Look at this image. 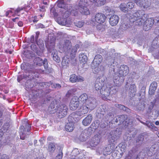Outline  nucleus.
<instances>
[{
    "label": "nucleus",
    "mask_w": 159,
    "mask_h": 159,
    "mask_svg": "<svg viewBox=\"0 0 159 159\" xmlns=\"http://www.w3.org/2000/svg\"><path fill=\"white\" fill-rule=\"evenodd\" d=\"M126 116L122 115L118 117V118H115L113 119V120H112V123L113 122H114L115 120L116 123H118V121H119V123H118V125H120L123 124V125H125V123L126 122Z\"/></svg>",
    "instance_id": "12"
},
{
    "label": "nucleus",
    "mask_w": 159,
    "mask_h": 159,
    "mask_svg": "<svg viewBox=\"0 0 159 159\" xmlns=\"http://www.w3.org/2000/svg\"><path fill=\"white\" fill-rule=\"evenodd\" d=\"M152 45V47L154 48L159 47V35L157 36L153 40Z\"/></svg>",
    "instance_id": "30"
},
{
    "label": "nucleus",
    "mask_w": 159,
    "mask_h": 159,
    "mask_svg": "<svg viewBox=\"0 0 159 159\" xmlns=\"http://www.w3.org/2000/svg\"><path fill=\"white\" fill-rule=\"evenodd\" d=\"M102 57L100 54L96 55L94 57L93 61V63L96 66H98L102 61Z\"/></svg>",
    "instance_id": "15"
},
{
    "label": "nucleus",
    "mask_w": 159,
    "mask_h": 159,
    "mask_svg": "<svg viewBox=\"0 0 159 159\" xmlns=\"http://www.w3.org/2000/svg\"><path fill=\"white\" fill-rule=\"evenodd\" d=\"M69 80L72 83L81 82L84 81V78L80 75H76L73 74L70 76Z\"/></svg>",
    "instance_id": "7"
},
{
    "label": "nucleus",
    "mask_w": 159,
    "mask_h": 159,
    "mask_svg": "<svg viewBox=\"0 0 159 159\" xmlns=\"http://www.w3.org/2000/svg\"><path fill=\"white\" fill-rule=\"evenodd\" d=\"M89 108L86 105L83 104L76 111V114L79 116H83L88 112Z\"/></svg>",
    "instance_id": "11"
},
{
    "label": "nucleus",
    "mask_w": 159,
    "mask_h": 159,
    "mask_svg": "<svg viewBox=\"0 0 159 159\" xmlns=\"http://www.w3.org/2000/svg\"><path fill=\"white\" fill-rule=\"evenodd\" d=\"M52 52L51 55L52 57L53 60L59 63L60 61V57L58 56L57 51L56 49H53L52 51H51L50 52Z\"/></svg>",
    "instance_id": "20"
},
{
    "label": "nucleus",
    "mask_w": 159,
    "mask_h": 159,
    "mask_svg": "<svg viewBox=\"0 0 159 159\" xmlns=\"http://www.w3.org/2000/svg\"><path fill=\"white\" fill-rule=\"evenodd\" d=\"M100 140L97 136H94L90 141V144L92 147H95L99 143Z\"/></svg>",
    "instance_id": "25"
},
{
    "label": "nucleus",
    "mask_w": 159,
    "mask_h": 159,
    "mask_svg": "<svg viewBox=\"0 0 159 159\" xmlns=\"http://www.w3.org/2000/svg\"><path fill=\"white\" fill-rule=\"evenodd\" d=\"M157 87V83L155 82H153L150 85L149 93L150 94L153 95Z\"/></svg>",
    "instance_id": "21"
},
{
    "label": "nucleus",
    "mask_w": 159,
    "mask_h": 159,
    "mask_svg": "<svg viewBox=\"0 0 159 159\" xmlns=\"http://www.w3.org/2000/svg\"><path fill=\"white\" fill-rule=\"evenodd\" d=\"M34 35H32L31 37V40H30V41L32 43H34Z\"/></svg>",
    "instance_id": "56"
},
{
    "label": "nucleus",
    "mask_w": 159,
    "mask_h": 159,
    "mask_svg": "<svg viewBox=\"0 0 159 159\" xmlns=\"http://www.w3.org/2000/svg\"><path fill=\"white\" fill-rule=\"evenodd\" d=\"M101 96L103 100H107V98L109 95V88L107 86L106 84H103L102 88L100 90Z\"/></svg>",
    "instance_id": "6"
},
{
    "label": "nucleus",
    "mask_w": 159,
    "mask_h": 159,
    "mask_svg": "<svg viewBox=\"0 0 159 159\" xmlns=\"http://www.w3.org/2000/svg\"><path fill=\"white\" fill-rule=\"evenodd\" d=\"M44 27V26L41 23L38 24L37 25V28H43Z\"/></svg>",
    "instance_id": "52"
},
{
    "label": "nucleus",
    "mask_w": 159,
    "mask_h": 159,
    "mask_svg": "<svg viewBox=\"0 0 159 159\" xmlns=\"http://www.w3.org/2000/svg\"><path fill=\"white\" fill-rule=\"evenodd\" d=\"M79 57L80 62L83 63V65L87 63V57L83 53H81L79 55Z\"/></svg>",
    "instance_id": "28"
},
{
    "label": "nucleus",
    "mask_w": 159,
    "mask_h": 159,
    "mask_svg": "<svg viewBox=\"0 0 159 159\" xmlns=\"http://www.w3.org/2000/svg\"><path fill=\"white\" fill-rule=\"evenodd\" d=\"M10 12H11V11H8L6 12V15L7 16H8Z\"/></svg>",
    "instance_id": "64"
},
{
    "label": "nucleus",
    "mask_w": 159,
    "mask_h": 159,
    "mask_svg": "<svg viewBox=\"0 0 159 159\" xmlns=\"http://www.w3.org/2000/svg\"><path fill=\"white\" fill-rule=\"evenodd\" d=\"M67 7L68 8H67V10L62 15L63 19L61 22V24L62 25L67 24V18L71 14L75 16L78 15V10L72 8V4H69Z\"/></svg>",
    "instance_id": "1"
},
{
    "label": "nucleus",
    "mask_w": 159,
    "mask_h": 159,
    "mask_svg": "<svg viewBox=\"0 0 159 159\" xmlns=\"http://www.w3.org/2000/svg\"><path fill=\"white\" fill-rule=\"evenodd\" d=\"M134 6V3L132 2H129L127 3L126 7L127 8L129 9H132Z\"/></svg>",
    "instance_id": "47"
},
{
    "label": "nucleus",
    "mask_w": 159,
    "mask_h": 159,
    "mask_svg": "<svg viewBox=\"0 0 159 159\" xmlns=\"http://www.w3.org/2000/svg\"><path fill=\"white\" fill-rule=\"evenodd\" d=\"M79 48V46L78 45H75L71 48L70 51L69 52V53H70V57L71 59H74L75 58L76 54Z\"/></svg>",
    "instance_id": "16"
},
{
    "label": "nucleus",
    "mask_w": 159,
    "mask_h": 159,
    "mask_svg": "<svg viewBox=\"0 0 159 159\" xmlns=\"http://www.w3.org/2000/svg\"><path fill=\"white\" fill-rule=\"evenodd\" d=\"M34 62L36 63L37 65L41 66L44 65L45 64H47V60L46 59H45L44 60H43L40 57L36 58L34 60Z\"/></svg>",
    "instance_id": "18"
},
{
    "label": "nucleus",
    "mask_w": 159,
    "mask_h": 159,
    "mask_svg": "<svg viewBox=\"0 0 159 159\" xmlns=\"http://www.w3.org/2000/svg\"><path fill=\"white\" fill-rule=\"evenodd\" d=\"M120 7L121 10L124 12L126 11L127 10V8L126 7V5L124 3L121 4L120 6Z\"/></svg>",
    "instance_id": "43"
},
{
    "label": "nucleus",
    "mask_w": 159,
    "mask_h": 159,
    "mask_svg": "<svg viewBox=\"0 0 159 159\" xmlns=\"http://www.w3.org/2000/svg\"><path fill=\"white\" fill-rule=\"evenodd\" d=\"M103 23H98L96 26L97 29L98 30L103 31L105 30V25Z\"/></svg>",
    "instance_id": "39"
},
{
    "label": "nucleus",
    "mask_w": 159,
    "mask_h": 159,
    "mask_svg": "<svg viewBox=\"0 0 159 159\" xmlns=\"http://www.w3.org/2000/svg\"><path fill=\"white\" fill-rule=\"evenodd\" d=\"M1 159H8V157L5 154L2 155Z\"/></svg>",
    "instance_id": "57"
},
{
    "label": "nucleus",
    "mask_w": 159,
    "mask_h": 159,
    "mask_svg": "<svg viewBox=\"0 0 159 159\" xmlns=\"http://www.w3.org/2000/svg\"><path fill=\"white\" fill-rule=\"evenodd\" d=\"M56 147L54 143H50L48 145V150L51 153L53 152L55 150Z\"/></svg>",
    "instance_id": "35"
},
{
    "label": "nucleus",
    "mask_w": 159,
    "mask_h": 159,
    "mask_svg": "<svg viewBox=\"0 0 159 159\" xmlns=\"http://www.w3.org/2000/svg\"><path fill=\"white\" fill-rule=\"evenodd\" d=\"M88 2L87 0H79L78 4L79 9L87 6Z\"/></svg>",
    "instance_id": "29"
},
{
    "label": "nucleus",
    "mask_w": 159,
    "mask_h": 159,
    "mask_svg": "<svg viewBox=\"0 0 159 159\" xmlns=\"http://www.w3.org/2000/svg\"><path fill=\"white\" fill-rule=\"evenodd\" d=\"M39 11H40L45 12L46 11L45 9V7L44 6H42L40 7Z\"/></svg>",
    "instance_id": "53"
},
{
    "label": "nucleus",
    "mask_w": 159,
    "mask_h": 159,
    "mask_svg": "<svg viewBox=\"0 0 159 159\" xmlns=\"http://www.w3.org/2000/svg\"><path fill=\"white\" fill-rule=\"evenodd\" d=\"M92 119L93 117L90 114L88 115L83 120V124L85 126L89 125L91 123Z\"/></svg>",
    "instance_id": "19"
},
{
    "label": "nucleus",
    "mask_w": 159,
    "mask_h": 159,
    "mask_svg": "<svg viewBox=\"0 0 159 159\" xmlns=\"http://www.w3.org/2000/svg\"><path fill=\"white\" fill-rule=\"evenodd\" d=\"M79 104L78 98L77 96H74L73 97L70 101L69 105L70 108L71 110H75L79 106Z\"/></svg>",
    "instance_id": "5"
},
{
    "label": "nucleus",
    "mask_w": 159,
    "mask_h": 159,
    "mask_svg": "<svg viewBox=\"0 0 159 159\" xmlns=\"http://www.w3.org/2000/svg\"><path fill=\"white\" fill-rule=\"evenodd\" d=\"M118 152H119L117 150L115 149L112 152H111V156L113 158L116 159H118L117 156L118 155Z\"/></svg>",
    "instance_id": "40"
},
{
    "label": "nucleus",
    "mask_w": 159,
    "mask_h": 159,
    "mask_svg": "<svg viewBox=\"0 0 159 159\" xmlns=\"http://www.w3.org/2000/svg\"><path fill=\"white\" fill-rule=\"evenodd\" d=\"M147 18L146 16L145 18H144V16H141V17L139 18V19L136 20H135V21L133 23H134L136 25L141 26L142 25V23L144 22V21Z\"/></svg>",
    "instance_id": "27"
},
{
    "label": "nucleus",
    "mask_w": 159,
    "mask_h": 159,
    "mask_svg": "<svg viewBox=\"0 0 159 159\" xmlns=\"http://www.w3.org/2000/svg\"><path fill=\"white\" fill-rule=\"evenodd\" d=\"M106 17L101 13H98L95 16L94 20L98 23H103L105 22Z\"/></svg>",
    "instance_id": "8"
},
{
    "label": "nucleus",
    "mask_w": 159,
    "mask_h": 159,
    "mask_svg": "<svg viewBox=\"0 0 159 159\" xmlns=\"http://www.w3.org/2000/svg\"><path fill=\"white\" fill-rule=\"evenodd\" d=\"M69 5L66 4L64 0H60L58 1L57 2V6L59 8L63 9L64 10V11L65 12L67 10V8H68L67 7Z\"/></svg>",
    "instance_id": "24"
},
{
    "label": "nucleus",
    "mask_w": 159,
    "mask_h": 159,
    "mask_svg": "<svg viewBox=\"0 0 159 159\" xmlns=\"http://www.w3.org/2000/svg\"><path fill=\"white\" fill-rule=\"evenodd\" d=\"M18 25L20 27L22 26L23 25V22L21 21H19L18 23Z\"/></svg>",
    "instance_id": "60"
},
{
    "label": "nucleus",
    "mask_w": 159,
    "mask_h": 159,
    "mask_svg": "<svg viewBox=\"0 0 159 159\" xmlns=\"http://www.w3.org/2000/svg\"><path fill=\"white\" fill-rule=\"evenodd\" d=\"M99 125V124L97 122H94L92 123L89 126V128L90 129V130L92 131H94L98 128Z\"/></svg>",
    "instance_id": "34"
},
{
    "label": "nucleus",
    "mask_w": 159,
    "mask_h": 159,
    "mask_svg": "<svg viewBox=\"0 0 159 159\" xmlns=\"http://www.w3.org/2000/svg\"><path fill=\"white\" fill-rule=\"evenodd\" d=\"M119 20V16L117 15H113L110 17V25L112 26H115L118 24Z\"/></svg>",
    "instance_id": "14"
},
{
    "label": "nucleus",
    "mask_w": 159,
    "mask_h": 159,
    "mask_svg": "<svg viewBox=\"0 0 159 159\" xmlns=\"http://www.w3.org/2000/svg\"><path fill=\"white\" fill-rule=\"evenodd\" d=\"M115 65H116V62L115 61H113V64H111V67L112 68V66L115 67Z\"/></svg>",
    "instance_id": "62"
},
{
    "label": "nucleus",
    "mask_w": 159,
    "mask_h": 159,
    "mask_svg": "<svg viewBox=\"0 0 159 159\" xmlns=\"http://www.w3.org/2000/svg\"><path fill=\"white\" fill-rule=\"evenodd\" d=\"M68 108L64 104L59 105L57 111V115L59 118H62L67 115Z\"/></svg>",
    "instance_id": "4"
},
{
    "label": "nucleus",
    "mask_w": 159,
    "mask_h": 159,
    "mask_svg": "<svg viewBox=\"0 0 159 159\" xmlns=\"http://www.w3.org/2000/svg\"><path fill=\"white\" fill-rule=\"evenodd\" d=\"M117 132L116 131L114 132V135H111V138H110V141L111 143L114 142H115L118 138V136L117 135Z\"/></svg>",
    "instance_id": "36"
},
{
    "label": "nucleus",
    "mask_w": 159,
    "mask_h": 159,
    "mask_svg": "<svg viewBox=\"0 0 159 159\" xmlns=\"http://www.w3.org/2000/svg\"><path fill=\"white\" fill-rule=\"evenodd\" d=\"M27 77H29L28 76H27V75L24 74L19 75L17 77V80L18 82H20L24 78L26 79Z\"/></svg>",
    "instance_id": "41"
},
{
    "label": "nucleus",
    "mask_w": 159,
    "mask_h": 159,
    "mask_svg": "<svg viewBox=\"0 0 159 159\" xmlns=\"http://www.w3.org/2000/svg\"><path fill=\"white\" fill-rule=\"evenodd\" d=\"M146 125L151 129H153L154 127V125L151 122L147 121L146 122Z\"/></svg>",
    "instance_id": "42"
},
{
    "label": "nucleus",
    "mask_w": 159,
    "mask_h": 159,
    "mask_svg": "<svg viewBox=\"0 0 159 159\" xmlns=\"http://www.w3.org/2000/svg\"><path fill=\"white\" fill-rule=\"evenodd\" d=\"M79 10L81 13L83 15H87L90 13V11L87 7V6L80 8Z\"/></svg>",
    "instance_id": "26"
},
{
    "label": "nucleus",
    "mask_w": 159,
    "mask_h": 159,
    "mask_svg": "<svg viewBox=\"0 0 159 159\" xmlns=\"http://www.w3.org/2000/svg\"><path fill=\"white\" fill-rule=\"evenodd\" d=\"M72 43L69 40H66L63 45V48L66 53H69L72 48Z\"/></svg>",
    "instance_id": "13"
},
{
    "label": "nucleus",
    "mask_w": 159,
    "mask_h": 159,
    "mask_svg": "<svg viewBox=\"0 0 159 159\" xmlns=\"http://www.w3.org/2000/svg\"><path fill=\"white\" fill-rule=\"evenodd\" d=\"M39 31L37 32L36 33V35L35 37V41L36 43L38 45H40L39 44V43L37 41V40H38V38L39 37Z\"/></svg>",
    "instance_id": "49"
},
{
    "label": "nucleus",
    "mask_w": 159,
    "mask_h": 159,
    "mask_svg": "<svg viewBox=\"0 0 159 159\" xmlns=\"http://www.w3.org/2000/svg\"><path fill=\"white\" fill-rule=\"evenodd\" d=\"M129 67L125 65H122L120 66L118 69V73H115L114 77L115 78V79H118L119 77H124L126 76L129 73Z\"/></svg>",
    "instance_id": "2"
},
{
    "label": "nucleus",
    "mask_w": 159,
    "mask_h": 159,
    "mask_svg": "<svg viewBox=\"0 0 159 159\" xmlns=\"http://www.w3.org/2000/svg\"><path fill=\"white\" fill-rule=\"evenodd\" d=\"M79 101L83 103V104L86 103L88 101V96L85 93H83L81 94L78 98Z\"/></svg>",
    "instance_id": "23"
},
{
    "label": "nucleus",
    "mask_w": 159,
    "mask_h": 159,
    "mask_svg": "<svg viewBox=\"0 0 159 159\" xmlns=\"http://www.w3.org/2000/svg\"><path fill=\"white\" fill-rule=\"evenodd\" d=\"M25 9L24 7H18L15 10V12L16 13H18L20 12L21 11L24 10Z\"/></svg>",
    "instance_id": "48"
},
{
    "label": "nucleus",
    "mask_w": 159,
    "mask_h": 159,
    "mask_svg": "<svg viewBox=\"0 0 159 159\" xmlns=\"http://www.w3.org/2000/svg\"><path fill=\"white\" fill-rule=\"evenodd\" d=\"M154 20L152 18H150L144 20V24L143 25V29L145 31H148L150 30L152 26Z\"/></svg>",
    "instance_id": "9"
},
{
    "label": "nucleus",
    "mask_w": 159,
    "mask_h": 159,
    "mask_svg": "<svg viewBox=\"0 0 159 159\" xmlns=\"http://www.w3.org/2000/svg\"><path fill=\"white\" fill-rule=\"evenodd\" d=\"M50 108L53 109L52 110H52L50 111L51 113H54V112L56 111V109H55L54 105L53 103H51V104H50V106L48 108L49 110L50 109Z\"/></svg>",
    "instance_id": "44"
},
{
    "label": "nucleus",
    "mask_w": 159,
    "mask_h": 159,
    "mask_svg": "<svg viewBox=\"0 0 159 159\" xmlns=\"http://www.w3.org/2000/svg\"><path fill=\"white\" fill-rule=\"evenodd\" d=\"M25 138V135L24 133H22L20 135V139L22 140H24Z\"/></svg>",
    "instance_id": "54"
},
{
    "label": "nucleus",
    "mask_w": 159,
    "mask_h": 159,
    "mask_svg": "<svg viewBox=\"0 0 159 159\" xmlns=\"http://www.w3.org/2000/svg\"><path fill=\"white\" fill-rule=\"evenodd\" d=\"M94 87L96 90H100L102 88V84L99 81L96 80L95 84Z\"/></svg>",
    "instance_id": "33"
},
{
    "label": "nucleus",
    "mask_w": 159,
    "mask_h": 159,
    "mask_svg": "<svg viewBox=\"0 0 159 159\" xmlns=\"http://www.w3.org/2000/svg\"><path fill=\"white\" fill-rule=\"evenodd\" d=\"M84 23V22L82 21H79L75 23V25L78 27L81 28L83 26Z\"/></svg>",
    "instance_id": "46"
},
{
    "label": "nucleus",
    "mask_w": 159,
    "mask_h": 159,
    "mask_svg": "<svg viewBox=\"0 0 159 159\" xmlns=\"http://www.w3.org/2000/svg\"><path fill=\"white\" fill-rule=\"evenodd\" d=\"M109 148L106 147L104 149L103 153L104 155L106 156L109 154Z\"/></svg>",
    "instance_id": "45"
},
{
    "label": "nucleus",
    "mask_w": 159,
    "mask_h": 159,
    "mask_svg": "<svg viewBox=\"0 0 159 159\" xmlns=\"http://www.w3.org/2000/svg\"><path fill=\"white\" fill-rule=\"evenodd\" d=\"M114 80H114V83H115V85H116V86H119L120 85V84H119V81H117L116 80H116L115 79V78L114 77Z\"/></svg>",
    "instance_id": "59"
},
{
    "label": "nucleus",
    "mask_w": 159,
    "mask_h": 159,
    "mask_svg": "<svg viewBox=\"0 0 159 159\" xmlns=\"http://www.w3.org/2000/svg\"><path fill=\"white\" fill-rule=\"evenodd\" d=\"M129 93L131 97H133L136 94V87L135 84H130L129 85Z\"/></svg>",
    "instance_id": "17"
},
{
    "label": "nucleus",
    "mask_w": 159,
    "mask_h": 159,
    "mask_svg": "<svg viewBox=\"0 0 159 159\" xmlns=\"http://www.w3.org/2000/svg\"><path fill=\"white\" fill-rule=\"evenodd\" d=\"M19 19V17H16L14 18H13L12 19V20L13 21V22H16V20L17 19Z\"/></svg>",
    "instance_id": "63"
},
{
    "label": "nucleus",
    "mask_w": 159,
    "mask_h": 159,
    "mask_svg": "<svg viewBox=\"0 0 159 159\" xmlns=\"http://www.w3.org/2000/svg\"><path fill=\"white\" fill-rule=\"evenodd\" d=\"M90 2H92L93 4H94L96 6H98V5L96 3L97 0H90Z\"/></svg>",
    "instance_id": "58"
},
{
    "label": "nucleus",
    "mask_w": 159,
    "mask_h": 159,
    "mask_svg": "<svg viewBox=\"0 0 159 159\" xmlns=\"http://www.w3.org/2000/svg\"><path fill=\"white\" fill-rule=\"evenodd\" d=\"M61 87V85L59 84H54L53 85L52 88H60Z\"/></svg>",
    "instance_id": "51"
},
{
    "label": "nucleus",
    "mask_w": 159,
    "mask_h": 159,
    "mask_svg": "<svg viewBox=\"0 0 159 159\" xmlns=\"http://www.w3.org/2000/svg\"><path fill=\"white\" fill-rule=\"evenodd\" d=\"M69 58H67L66 56H64L63 57L62 61V66L63 67H66L68 66L69 62Z\"/></svg>",
    "instance_id": "31"
},
{
    "label": "nucleus",
    "mask_w": 159,
    "mask_h": 159,
    "mask_svg": "<svg viewBox=\"0 0 159 159\" xmlns=\"http://www.w3.org/2000/svg\"><path fill=\"white\" fill-rule=\"evenodd\" d=\"M101 4H104L106 2V0H99Z\"/></svg>",
    "instance_id": "61"
},
{
    "label": "nucleus",
    "mask_w": 159,
    "mask_h": 159,
    "mask_svg": "<svg viewBox=\"0 0 159 159\" xmlns=\"http://www.w3.org/2000/svg\"><path fill=\"white\" fill-rule=\"evenodd\" d=\"M75 128L74 123L73 122H69L67 123L65 126V129L66 131L71 132L73 131Z\"/></svg>",
    "instance_id": "22"
},
{
    "label": "nucleus",
    "mask_w": 159,
    "mask_h": 159,
    "mask_svg": "<svg viewBox=\"0 0 159 159\" xmlns=\"http://www.w3.org/2000/svg\"><path fill=\"white\" fill-rule=\"evenodd\" d=\"M116 107L122 110L127 113H130L131 112V110L130 109L126 107L123 105L116 104Z\"/></svg>",
    "instance_id": "32"
},
{
    "label": "nucleus",
    "mask_w": 159,
    "mask_h": 159,
    "mask_svg": "<svg viewBox=\"0 0 159 159\" xmlns=\"http://www.w3.org/2000/svg\"><path fill=\"white\" fill-rule=\"evenodd\" d=\"M77 89H72L68 90L66 94V96L67 97H69L72 96L74 92L76 91Z\"/></svg>",
    "instance_id": "37"
},
{
    "label": "nucleus",
    "mask_w": 159,
    "mask_h": 159,
    "mask_svg": "<svg viewBox=\"0 0 159 159\" xmlns=\"http://www.w3.org/2000/svg\"><path fill=\"white\" fill-rule=\"evenodd\" d=\"M63 156L62 152L58 154L56 157V159H61Z\"/></svg>",
    "instance_id": "50"
},
{
    "label": "nucleus",
    "mask_w": 159,
    "mask_h": 159,
    "mask_svg": "<svg viewBox=\"0 0 159 159\" xmlns=\"http://www.w3.org/2000/svg\"><path fill=\"white\" fill-rule=\"evenodd\" d=\"M79 138L80 140L82 141H84L86 140L84 136V137H83V135L82 134H81L80 135Z\"/></svg>",
    "instance_id": "55"
},
{
    "label": "nucleus",
    "mask_w": 159,
    "mask_h": 159,
    "mask_svg": "<svg viewBox=\"0 0 159 159\" xmlns=\"http://www.w3.org/2000/svg\"><path fill=\"white\" fill-rule=\"evenodd\" d=\"M141 16L147 18V15L144 13L143 11H138L133 13L132 14H128L127 17L129 18L131 22H134L135 20L141 17Z\"/></svg>",
    "instance_id": "3"
},
{
    "label": "nucleus",
    "mask_w": 159,
    "mask_h": 159,
    "mask_svg": "<svg viewBox=\"0 0 159 159\" xmlns=\"http://www.w3.org/2000/svg\"><path fill=\"white\" fill-rule=\"evenodd\" d=\"M136 4L143 9L147 8L150 5L149 0H135Z\"/></svg>",
    "instance_id": "10"
},
{
    "label": "nucleus",
    "mask_w": 159,
    "mask_h": 159,
    "mask_svg": "<svg viewBox=\"0 0 159 159\" xmlns=\"http://www.w3.org/2000/svg\"><path fill=\"white\" fill-rule=\"evenodd\" d=\"M55 43L54 41L51 42L50 43L48 42L46 44V46L47 48H49V50H51V48H54L55 47Z\"/></svg>",
    "instance_id": "38"
}]
</instances>
